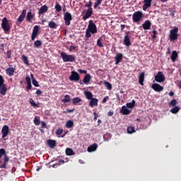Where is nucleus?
<instances>
[{
    "mask_svg": "<svg viewBox=\"0 0 181 181\" xmlns=\"http://www.w3.org/2000/svg\"><path fill=\"white\" fill-rule=\"evenodd\" d=\"M95 33H97V25H95V23H94L93 20H90L88 28L86 30L85 37L89 39V37H91V34L95 35Z\"/></svg>",
    "mask_w": 181,
    "mask_h": 181,
    "instance_id": "f257e3e1",
    "label": "nucleus"
},
{
    "mask_svg": "<svg viewBox=\"0 0 181 181\" xmlns=\"http://www.w3.org/2000/svg\"><path fill=\"white\" fill-rule=\"evenodd\" d=\"M143 18L144 13L140 11H135L132 15V20L134 23H139Z\"/></svg>",
    "mask_w": 181,
    "mask_h": 181,
    "instance_id": "f03ea898",
    "label": "nucleus"
},
{
    "mask_svg": "<svg viewBox=\"0 0 181 181\" xmlns=\"http://www.w3.org/2000/svg\"><path fill=\"white\" fill-rule=\"evenodd\" d=\"M61 57L64 63H67L69 62H73L76 60V57L73 55H69L66 54V52H61Z\"/></svg>",
    "mask_w": 181,
    "mask_h": 181,
    "instance_id": "7ed1b4c3",
    "label": "nucleus"
},
{
    "mask_svg": "<svg viewBox=\"0 0 181 181\" xmlns=\"http://www.w3.org/2000/svg\"><path fill=\"white\" fill-rule=\"evenodd\" d=\"M179 32V28L174 27L173 30L170 31L169 39L171 42H175L177 39V33Z\"/></svg>",
    "mask_w": 181,
    "mask_h": 181,
    "instance_id": "20e7f679",
    "label": "nucleus"
},
{
    "mask_svg": "<svg viewBox=\"0 0 181 181\" xmlns=\"http://www.w3.org/2000/svg\"><path fill=\"white\" fill-rule=\"evenodd\" d=\"M1 28L4 32H9V30H11V26L9 25V22L8 21V18H6V17H4L2 19Z\"/></svg>",
    "mask_w": 181,
    "mask_h": 181,
    "instance_id": "39448f33",
    "label": "nucleus"
},
{
    "mask_svg": "<svg viewBox=\"0 0 181 181\" xmlns=\"http://www.w3.org/2000/svg\"><path fill=\"white\" fill-rule=\"evenodd\" d=\"M154 80L155 81H157V83H163V81L165 80L163 72L158 71V74L155 76Z\"/></svg>",
    "mask_w": 181,
    "mask_h": 181,
    "instance_id": "423d86ee",
    "label": "nucleus"
},
{
    "mask_svg": "<svg viewBox=\"0 0 181 181\" xmlns=\"http://www.w3.org/2000/svg\"><path fill=\"white\" fill-rule=\"evenodd\" d=\"M8 162H9V157L5 154L4 159L0 160V169H6V165H8Z\"/></svg>",
    "mask_w": 181,
    "mask_h": 181,
    "instance_id": "0eeeda50",
    "label": "nucleus"
},
{
    "mask_svg": "<svg viewBox=\"0 0 181 181\" xmlns=\"http://www.w3.org/2000/svg\"><path fill=\"white\" fill-rule=\"evenodd\" d=\"M64 19L65 22V25L66 26H70V22L73 20V18L71 17V14L69 12H66L64 13Z\"/></svg>",
    "mask_w": 181,
    "mask_h": 181,
    "instance_id": "6e6552de",
    "label": "nucleus"
},
{
    "mask_svg": "<svg viewBox=\"0 0 181 181\" xmlns=\"http://www.w3.org/2000/svg\"><path fill=\"white\" fill-rule=\"evenodd\" d=\"M69 80L71 81H78L80 80V74L75 71H72L71 74L69 76Z\"/></svg>",
    "mask_w": 181,
    "mask_h": 181,
    "instance_id": "1a4fd4ad",
    "label": "nucleus"
},
{
    "mask_svg": "<svg viewBox=\"0 0 181 181\" xmlns=\"http://www.w3.org/2000/svg\"><path fill=\"white\" fill-rule=\"evenodd\" d=\"M124 44L125 46H131V34L128 31L124 37Z\"/></svg>",
    "mask_w": 181,
    "mask_h": 181,
    "instance_id": "9d476101",
    "label": "nucleus"
},
{
    "mask_svg": "<svg viewBox=\"0 0 181 181\" xmlns=\"http://www.w3.org/2000/svg\"><path fill=\"white\" fill-rule=\"evenodd\" d=\"M91 15H93V8H89L87 10H85V15L83 16V20L87 21L88 18L91 17Z\"/></svg>",
    "mask_w": 181,
    "mask_h": 181,
    "instance_id": "9b49d317",
    "label": "nucleus"
},
{
    "mask_svg": "<svg viewBox=\"0 0 181 181\" xmlns=\"http://www.w3.org/2000/svg\"><path fill=\"white\" fill-rule=\"evenodd\" d=\"M2 138H6L9 134V127L4 125L1 129Z\"/></svg>",
    "mask_w": 181,
    "mask_h": 181,
    "instance_id": "f8f14e48",
    "label": "nucleus"
},
{
    "mask_svg": "<svg viewBox=\"0 0 181 181\" xmlns=\"http://www.w3.org/2000/svg\"><path fill=\"white\" fill-rule=\"evenodd\" d=\"M38 32H39V26L35 25L33 27V33L31 35V40H35L36 39V36H37Z\"/></svg>",
    "mask_w": 181,
    "mask_h": 181,
    "instance_id": "ddd939ff",
    "label": "nucleus"
},
{
    "mask_svg": "<svg viewBox=\"0 0 181 181\" xmlns=\"http://www.w3.org/2000/svg\"><path fill=\"white\" fill-rule=\"evenodd\" d=\"M151 88L157 93H160V91H163V88L158 83H153L151 86Z\"/></svg>",
    "mask_w": 181,
    "mask_h": 181,
    "instance_id": "4468645a",
    "label": "nucleus"
},
{
    "mask_svg": "<svg viewBox=\"0 0 181 181\" xmlns=\"http://www.w3.org/2000/svg\"><path fill=\"white\" fill-rule=\"evenodd\" d=\"M16 70V67H8L6 69V74L8 76H9V77H12V76H13Z\"/></svg>",
    "mask_w": 181,
    "mask_h": 181,
    "instance_id": "2eb2a0df",
    "label": "nucleus"
},
{
    "mask_svg": "<svg viewBox=\"0 0 181 181\" xmlns=\"http://www.w3.org/2000/svg\"><path fill=\"white\" fill-rule=\"evenodd\" d=\"M151 26H152V23L151 21L147 20L142 24V28L144 30H149L151 29Z\"/></svg>",
    "mask_w": 181,
    "mask_h": 181,
    "instance_id": "dca6fc26",
    "label": "nucleus"
},
{
    "mask_svg": "<svg viewBox=\"0 0 181 181\" xmlns=\"http://www.w3.org/2000/svg\"><path fill=\"white\" fill-rule=\"evenodd\" d=\"M144 5L142 7L143 11H146L148 8H151V5L152 4V0H144Z\"/></svg>",
    "mask_w": 181,
    "mask_h": 181,
    "instance_id": "f3484780",
    "label": "nucleus"
},
{
    "mask_svg": "<svg viewBox=\"0 0 181 181\" xmlns=\"http://www.w3.org/2000/svg\"><path fill=\"white\" fill-rule=\"evenodd\" d=\"M120 113L122 114V115H129L131 110H129L127 106L123 105L120 110Z\"/></svg>",
    "mask_w": 181,
    "mask_h": 181,
    "instance_id": "a211bd4d",
    "label": "nucleus"
},
{
    "mask_svg": "<svg viewBox=\"0 0 181 181\" xmlns=\"http://www.w3.org/2000/svg\"><path fill=\"white\" fill-rule=\"evenodd\" d=\"M26 16V10L23 9L19 16V17L17 19V22H19V23H22L23 22V20L25 19Z\"/></svg>",
    "mask_w": 181,
    "mask_h": 181,
    "instance_id": "6ab92c4d",
    "label": "nucleus"
},
{
    "mask_svg": "<svg viewBox=\"0 0 181 181\" xmlns=\"http://www.w3.org/2000/svg\"><path fill=\"white\" fill-rule=\"evenodd\" d=\"M122 54L117 53L115 57V64H119L122 62Z\"/></svg>",
    "mask_w": 181,
    "mask_h": 181,
    "instance_id": "aec40b11",
    "label": "nucleus"
},
{
    "mask_svg": "<svg viewBox=\"0 0 181 181\" xmlns=\"http://www.w3.org/2000/svg\"><path fill=\"white\" fill-rule=\"evenodd\" d=\"M48 9L49 8L47 5L42 6L38 11V14L43 15V13H46V12H47Z\"/></svg>",
    "mask_w": 181,
    "mask_h": 181,
    "instance_id": "412c9836",
    "label": "nucleus"
},
{
    "mask_svg": "<svg viewBox=\"0 0 181 181\" xmlns=\"http://www.w3.org/2000/svg\"><path fill=\"white\" fill-rule=\"evenodd\" d=\"M144 80H145V72H141L139 75V83L141 86H144Z\"/></svg>",
    "mask_w": 181,
    "mask_h": 181,
    "instance_id": "4be33fe9",
    "label": "nucleus"
},
{
    "mask_svg": "<svg viewBox=\"0 0 181 181\" xmlns=\"http://www.w3.org/2000/svg\"><path fill=\"white\" fill-rule=\"evenodd\" d=\"M89 105L90 107H92V108L93 107H97V105H98V99L95 98L90 99Z\"/></svg>",
    "mask_w": 181,
    "mask_h": 181,
    "instance_id": "5701e85b",
    "label": "nucleus"
},
{
    "mask_svg": "<svg viewBox=\"0 0 181 181\" xmlns=\"http://www.w3.org/2000/svg\"><path fill=\"white\" fill-rule=\"evenodd\" d=\"M90 80H91V75H90V74H86L82 81L83 84H88V83H90Z\"/></svg>",
    "mask_w": 181,
    "mask_h": 181,
    "instance_id": "b1692460",
    "label": "nucleus"
},
{
    "mask_svg": "<svg viewBox=\"0 0 181 181\" xmlns=\"http://www.w3.org/2000/svg\"><path fill=\"white\" fill-rule=\"evenodd\" d=\"M6 91H8V88H6V84H4L0 88V93L1 95H6Z\"/></svg>",
    "mask_w": 181,
    "mask_h": 181,
    "instance_id": "393cba45",
    "label": "nucleus"
},
{
    "mask_svg": "<svg viewBox=\"0 0 181 181\" xmlns=\"http://www.w3.org/2000/svg\"><path fill=\"white\" fill-rule=\"evenodd\" d=\"M97 148H98V145L97 144H94L88 147V152H94V151H97Z\"/></svg>",
    "mask_w": 181,
    "mask_h": 181,
    "instance_id": "a878e982",
    "label": "nucleus"
},
{
    "mask_svg": "<svg viewBox=\"0 0 181 181\" xmlns=\"http://www.w3.org/2000/svg\"><path fill=\"white\" fill-rule=\"evenodd\" d=\"M35 18V15L32 14V12L28 11L26 16V21L31 22Z\"/></svg>",
    "mask_w": 181,
    "mask_h": 181,
    "instance_id": "bb28decb",
    "label": "nucleus"
},
{
    "mask_svg": "<svg viewBox=\"0 0 181 181\" xmlns=\"http://www.w3.org/2000/svg\"><path fill=\"white\" fill-rule=\"evenodd\" d=\"M170 59L172 62H176V59H177V52L173 51L171 53Z\"/></svg>",
    "mask_w": 181,
    "mask_h": 181,
    "instance_id": "cd10ccee",
    "label": "nucleus"
},
{
    "mask_svg": "<svg viewBox=\"0 0 181 181\" xmlns=\"http://www.w3.org/2000/svg\"><path fill=\"white\" fill-rule=\"evenodd\" d=\"M47 144L51 148H53L54 146H56V141L54 140L49 139L47 141Z\"/></svg>",
    "mask_w": 181,
    "mask_h": 181,
    "instance_id": "c85d7f7f",
    "label": "nucleus"
},
{
    "mask_svg": "<svg viewBox=\"0 0 181 181\" xmlns=\"http://www.w3.org/2000/svg\"><path fill=\"white\" fill-rule=\"evenodd\" d=\"M81 101H83V100H81V98H80L78 97L74 98L72 99V104L74 105H76V104H78V103H81Z\"/></svg>",
    "mask_w": 181,
    "mask_h": 181,
    "instance_id": "c756f323",
    "label": "nucleus"
},
{
    "mask_svg": "<svg viewBox=\"0 0 181 181\" xmlns=\"http://www.w3.org/2000/svg\"><path fill=\"white\" fill-rule=\"evenodd\" d=\"M48 26L50 28V29H57V24L54 23V21H49L48 23Z\"/></svg>",
    "mask_w": 181,
    "mask_h": 181,
    "instance_id": "7c9ffc66",
    "label": "nucleus"
},
{
    "mask_svg": "<svg viewBox=\"0 0 181 181\" xmlns=\"http://www.w3.org/2000/svg\"><path fill=\"white\" fill-rule=\"evenodd\" d=\"M65 126L66 127V128H73V127H74V122H73L72 120H68L66 122Z\"/></svg>",
    "mask_w": 181,
    "mask_h": 181,
    "instance_id": "2f4dec72",
    "label": "nucleus"
},
{
    "mask_svg": "<svg viewBox=\"0 0 181 181\" xmlns=\"http://www.w3.org/2000/svg\"><path fill=\"white\" fill-rule=\"evenodd\" d=\"M66 152V155H67V156H71L74 154V151H73V149L70 148H67L65 151Z\"/></svg>",
    "mask_w": 181,
    "mask_h": 181,
    "instance_id": "473e14b6",
    "label": "nucleus"
},
{
    "mask_svg": "<svg viewBox=\"0 0 181 181\" xmlns=\"http://www.w3.org/2000/svg\"><path fill=\"white\" fill-rule=\"evenodd\" d=\"M70 95H66L64 96V98L62 100V103L64 104H66V103H70Z\"/></svg>",
    "mask_w": 181,
    "mask_h": 181,
    "instance_id": "72a5a7b5",
    "label": "nucleus"
},
{
    "mask_svg": "<svg viewBox=\"0 0 181 181\" xmlns=\"http://www.w3.org/2000/svg\"><path fill=\"white\" fill-rule=\"evenodd\" d=\"M103 0H95V1L94 3V6H93L94 9H97L98 8V6H100V5H101V4H103Z\"/></svg>",
    "mask_w": 181,
    "mask_h": 181,
    "instance_id": "f704fd0d",
    "label": "nucleus"
},
{
    "mask_svg": "<svg viewBox=\"0 0 181 181\" xmlns=\"http://www.w3.org/2000/svg\"><path fill=\"white\" fill-rule=\"evenodd\" d=\"M84 94L87 98V100H91L93 98V93L90 91H85Z\"/></svg>",
    "mask_w": 181,
    "mask_h": 181,
    "instance_id": "c9c22d12",
    "label": "nucleus"
},
{
    "mask_svg": "<svg viewBox=\"0 0 181 181\" xmlns=\"http://www.w3.org/2000/svg\"><path fill=\"white\" fill-rule=\"evenodd\" d=\"M127 108H134L135 107V100H132L131 103L126 104Z\"/></svg>",
    "mask_w": 181,
    "mask_h": 181,
    "instance_id": "e433bc0d",
    "label": "nucleus"
},
{
    "mask_svg": "<svg viewBox=\"0 0 181 181\" xmlns=\"http://www.w3.org/2000/svg\"><path fill=\"white\" fill-rule=\"evenodd\" d=\"M180 110V108L179 107L175 106L170 111L172 112V114H177V112H179Z\"/></svg>",
    "mask_w": 181,
    "mask_h": 181,
    "instance_id": "4c0bfd02",
    "label": "nucleus"
},
{
    "mask_svg": "<svg viewBox=\"0 0 181 181\" xmlns=\"http://www.w3.org/2000/svg\"><path fill=\"white\" fill-rule=\"evenodd\" d=\"M22 60L24 64H26V66H29V60L28 59V57H26L25 54L22 55Z\"/></svg>",
    "mask_w": 181,
    "mask_h": 181,
    "instance_id": "58836bf2",
    "label": "nucleus"
},
{
    "mask_svg": "<svg viewBox=\"0 0 181 181\" xmlns=\"http://www.w3.org/2000/svg\"><path fill=\"white\" fill-rule=\"evenodd\" d=\"M135 132V128L132 126H129L127 127V133L128 134H134Z\"/></svg>",
    "mask_w": 181,
    "mask_h": 181,
    "instance_id": "ea45409f",
    "label": "nucleus"
},
{
    "mask_svg": "<svg viewBox=\"0 0 181 181\" xmlns=\"http://www.w3.org/2000/svg\"><path fill=\"white\" fill-rule=\"evenodd\" d=\"M30 104L33 106V107H35V108H39V105L36 103H35V100H33V98L30 99Z\"/></svg>",
    "mask_w": 181,
    "mask_h": 181,
    "instance_id": "a19ab883",
    "label": "nucleus"
},
{
    "mask_svg": "<svg viewBox=\"0 0 181 181\" xmlns=\"http://www.w3.org/2000/svg\"><path fill=\"white\" fill-rule=\"evenodd\" d=\"M97 45L99 46V47H104V45L103 44V38L98 39Z\"/></svg>",
    "mask_w": 181,
    "mask_h": 181,
    "instance_id": "79ce46f5",
    "label": "nucleus"
},
{
    "mask_svg": "<svg viewBox=\"0 0 181 181\" xmlns=\"http://www.w3.org/2000/svg\"><path fill=\"white\" fill-rule=\"evenodd\" d=\"M54 8H55V11L57 12H61V11H62V6H60L59 4V3H56Z\"/></svg>",
    "mask_w": 181,
    "mask_h": 181,
    "instance_id": "37998d69",
    "label": "nucleus"
},
{
    "mask_svg": "<svg viewBox=\"0 0 181 181\" xmlns=\"http://www.w3.org/2000/svg\"><path fill=\"white\" fill-rule=\"evenodd\" d=\"M105 86L107 88V90H112V85H111L110 82L105 81Z\"/></svg>",
    "mask_w": 181,
    "mask_h": 181,
    "instance_id": "c03bdc74",
    "label": "nucleus"
},
{
    "mask_svg": "<svg viewBox=\"0 0 181 181\" xmlns=\"http://www.w3.org/2000/svg\"><path fill=\"white\" fill-rule=\"evenodd\" d=\"M177 104V101L176 99H173L169 103L168 105H171V107H175Z\"/></svg>",
    "mask_w": 181,
    "mask_h": 181,
    "instance_id": "a18cd8bd",
    "label": "nucleus"
},
{
    "mask_svg": "<svg viewBox=\"0 0 181 181\" xmlns=\"http://www.w3.org/2000/svg\"><path fill=\"white\" fill-rule=\"evenodd\" d=\"M34 46L35 47H40V46H42V41L40 40H36L35 42H34Z\"/></svg>",
    "mask_w": 181,
    "mask_h": 181,
    "instance_id": "49530a36",
    "label": "nucleus"
},
{
    "mask_svg": "<svg viewBox=\"0 0 181 181\" xmlns=\"http://www.w3.org/2000/svg\"><path fill=\"white\" fill-rule=\"evenodd\" d=\"M4 155H6V151L4 148H0V159L2 156H4Z\"/></svg>",
    "mask_w": 181,
    "mask_h": 181,
    "instance_id": "de8ad7c7",
    "label": "nucleus"
},
{
    "mask_svg": "<svg viewBox=\"0 0 181 181\" xmlns=\"http://www.w3.org/2000/svg\"><path fill=\"white\" fill-rule=\"evenodd\" d=\"M5 79H4V76H2V75H0V88L1 86H4L5 85Z\"/></svg>",
    "mask_w": 181,
    "mask_h": 181,
    "instance_id": "09e8293b",
    "label": "nucleus"
},
{
    "mask_svg": "<svg viewBox=\"0 0 181 181\" xmlns=\"http://www.w3.org/2000/svg\"><path fill=\"white\" fill-rule=\"evenodd\" d=\"M6 57H7V59H11L12 58V51H11V50L7 51Z\"/></svg>",
    "mask_w": 181,
    "mask_h": 181,
    "instance_id": "8fccbe9b",
    "label": "nucleus"
},
{
    "mask_svg": "<svg viewBox=\"0 0 181 181\" xmlns=\"http://www.w3.org/2000/svg\"><path fill=\"white\" fill-rule=\"evenodd\" d=\"M34 124L35 125H40V121L37 119V117L34 118Z\"/></svg>",
    "mask_w": 181,
    "mask_h": 181,
    "instance_id": "3c124183",
    "label": "nucleus"
},
{
    "mask_svg": "<svg viewBox=\"0 0 181 181\" xmlns=\"http://www.w3.org/2000/svg\"><path fill=\"white\" fill-rule=\"evenodd\" d=\"M63 134V129L62 128H58V129L56 132L57 135H62Z\"/></svg>",
    "mask_w": 181,
    "mask_h": 181,
    "instance_id": "603ef678",
    "label": "nucleus"
},
{
    "mask_svg": "<svg viewBox=\"0 0 181 181\" xmlns=\"http://www.w3.org/2000/svg\"><path fill=\"white\" fill-rule=\"evenodd\" d=\"M33 86H35V87H39V82H37L36 79L33 80Z\"/></svg>",
    "mask_w": 181,
    "mask_h": 181,
    "instance_id": "864d4df0",
    "label": "nucleus"
},
{
    "mask_svg": "<svg viewBox=\"0 0 181 181\" xmlns=\"http://www.w3.org/2000/svg\"><path fill=\"white\" fill-rule=\"evenodd\" d=\"M92 5H93V2L90 1L88 3L86 4V7L90 8H92L91 7Z\"/></svg>",
    "mask_w": 181,
    "mask_h": 181,
    "instance_id": "5fc2aeb1",
    "label": "nucleus"
},
{
    "mask_svg": "<svg viewBox=\"0 0 181 181\" xmlns=\"http://www.w3.org/2000/svg\"><path fill=\"white\" fill-rule=\"evenodd\" d=\"M156 35H158V31H156V30H153V35H152L153 39L156 38Z\"/></svg>",
    "mask_w": 181,
    "mask_h": 181,
    "instance_id": "6e6d98bb",
    "label": "nucleus"
},
{
    "mask_svg": "<svg viewBox=\"0 0 181 181\" xmlns=\"http://www.w3.org/2000/svg\"><path fill=\"white\" fill-rule=\"evenodd\" d=\"M78 73H80L81 74H87V71H86V70L78 69Z\"/></svg>",
    "mask_w": 181,
    "mask_h": 181,
    "instance_id": "4d7b16f0",
    "label": "nucleus"
},
{
    "mask_svg": "<svg viewBox=\"0 0 181 181\" xmlns=\"http://www.w3.org/2000/svg\"><path fill=\"white\" fill-rule=\"evenodd\" d=\"M25 81H26L27 84L31 83L30 77L29 76H27L25 77Z\"/></svg>",
    "mask_w": 181,
    "mask_h": 181,
    "instance_id": "13d9d810",
    "label": "nucleus"
},
{
    "mask_svg": "<svg viewBox=\"0 0 181 181\" xmlns=\"http://www.w3.org/2000/svg\"><path fill=\"white\" fill-rule=\"evenodd\" d=\"M109 98H110L109 96H105V97L103 99V100H102L103 104H105V103H107V100Z\"/></svg>",
    "mask_w": 181,
    "mask_h": 181,
    "instance_id": "bf43d9fd",
    "label": "nucleus"
},
{
    "mask_svg": "<svg viewBox=\"0 0 181 181\" xmlns=\"http://www.w3.org/2000/svg\"><path fill=\"white\" fill-rule=\"evenodd\" d=\"M74 112V109H67L66 111H64V114H66V112L70 113Z\"/></svg>",
    "mask_w": 181,
    "mask_h": 181,
    "instance_id": "052dcab7",
    "label": "nucleus"
},
{
    "mask_svg": "<svg viewBox=\"0 0 181 181\" xmlns=\"http://www.w3.org/2000/svg\"><path fill=\"white\" fill-rule=\"evenodd\" d=\"M27 91H29V90L32 89V83H27Z\"/></svg>",
    "mask_w": 181,
    "mask_h": 181,
    "instance_id": "680f3d73",
    "label": "nucleus"
},
{
    "mask_svg": "<svg viewBox=\"0 0 181 181\" xmlns=\"http://www.w3.org/2000/svg\"><path fill=\"white\" fill-rule=\"evenodd\" d=\"M93 115H94L93 120L97 121V118H98V114H97V112H94Z\"/></svg>",
    "mask_w": 181,
    "mask_h": 181,
    "instance_id": "e2e57ef3",
    "label": "nucleus"
},
{
    "mask_svg": "<svg viewBox=\"0 0 181 181\" xmlns=\"http://www.w3.org/2000/svg\"><path fill=\"white\" fill-rule=\"evenodd\" d=\"M114 115V112L110 111L107 112V117H112Z\"/></svg>",
    "mask_w": 181,
    "mask_h": 181,
    "instance_id": "0e129e2a",
    "label": "nucleus"
},
{
    "mask_svg": "<svg viewBox=\"0 0 181 181\" xmlns=\"http://www.w3.org/2000/svg\"><path fill=\"white\" fill-rule=\"evenodd\" d=\"M41 128H46V122H41Z\"/></svg>",
    "mask_w": 181,
    "mask_h": 181,
    "instance_id": "69168bd1",
    "label": "nucleus"
},
{
    "mask_svg": "<svg viewBox=\"0 0 181 181\" xmlns=\"http://www.w3.org/2000/svg\"><path fill=\"white\" fill-rule=\"evenodd\" d=\"M35 94H37V95H42V90H37L36 92H35Z\"/></svg>",
    "mask_w": 181,
    "mask_h": 181,
    "instance_id": "338daca9",
    "label": "nucleus"
},
{
    "mask_svg": "<svg viewBox=\"0 0 181 181\" xmlns=\"http://www.w3.org/2000/svg\"><path fill=\"white\" fill-rule=\"evenodd\" d=\"M116 98L117 101H121V97H119V94L116 93Z\"/></svg>",
    "mask_w": 181,
    "mask_h": 181,
    "instance_id": "774afa93",
    "label": "nucleus"
}]
</instances>
